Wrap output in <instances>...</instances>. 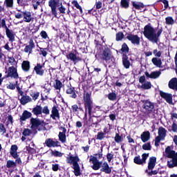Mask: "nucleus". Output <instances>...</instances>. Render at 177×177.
<instances>
[{
	"label": "nucleus",
	"instance_id": "obj_1",
	"mask_svg": "<svg viewBox=\"0 0 177 177\" xmlns=\"http://www.w3.org/2000/svg\"><path fill=\"white\" fill-rule=\"evenodd\" d=\"M161 34H162V29H156L150 25H147L144 28L145 37L153 44L158 43Z\"/></svg>",
	"mask_w": 177,
	"mask_h": 177
},
{
	"label": "nucleus",
	"instance_id": "obj_2",
	"mask_svg": "<svg viewBox=\"0 0 177 177\" xmlns=\"http://www.w3.org/2000/svg\"><path fill=\"white\" fill-rule=\"evenodd\" d=\"M84 107L86 109V111H88V115H89V120L91 122H93V124H95L97 125L100 122V121L97 120V121H93V119H92V100L91 99V94L89 93H86V94L84 95Z\"/></svg>",
	"mask_w": 177,
	"mask_h": 177
},
{
	"label": "nucleus",
	"instance_id": "obj_3",
	"mask_svg": "<svg viewBox=\"0 0 177 177\" xmlns=\"http://www.w3.org/2000/svg\"><path fill=\"white\" fill-rule=\"evenodd\" d=\"M48 6L51 8L52 14L54 15V17H57V11H56V8H59L60 13L64 15L66 13V8L63 6L62 0H49Z\"/></svg>",
	"mask_w": 177,
	"mask_h": 177
},
{
	"label": "nucleus",
	"instance_id": "obj_4",
	"mask_svg": "<svg viewBox=\"0 0 177 177\" xmlns=\"http://www.w3.org/2000/svg\"><path fill=\"white\" fill-rule=\"evenodd\" d=\"M165 153L168 158H171L167 161V167L169 168H174L177 167V152L171 150V147H167L165 149Z\"/></svg>",
	"mask_w": 177,
	"mask_h": 177
},
{
	"label": "nucleus",
	"instance_id": "obj_5",
	"mask_svg": "<svg viewBox=\"0 0 177 177\" xmlns=\"http://www.w3.org/2000/svg\"><path fill=\"white\" fill-rule=\"evenodd\" d=\"M78 161H80V158H78V156H71L66 159L68 164H73V168L74 169L73 172L75 176H80L81 175V169L80 168Z\"/></svg>",
	"mask_w": 177,
	"mask_h": 177
},
{
	"label": "nucleus",
	"instance_id": "obj_6",
	"mask_svg": "<svg viewBox=\"0 0 177 177\" xmlns=\"http://www.w3.org/2000/svg\"><path fill=\"white\" fill-rule=\"evenodd\" d=\"M158 136L156 137L155 139V146H160V142L161 140H164L165 139V136H167V130L164 127H160L158 131Z\"/></svg>",
	"mask_w": 177,
	"mask_h": 177
},
{
	"label": "nucleus",
	"instance_id": "obj_7",
	"mask_svg": "<svg viewBox=\"0 0 177 177\" xmlns=\"http://www.w3.org/2000/svg\"><path fill=\"white\" fill-rule=\"evenodd\" d=\"M6 78H9L10 77L11 78H15L17 79L19 78V74L17 73V69L15 68V66H10L8 68L7 70L6 68Z\"/></svg>",
	"mask_w": 177,
	"mask_h": 177
},
{
	"label": "nucleus",
	"instance_id": "obj_8",
	"mask_svg": "<svg viewBox=\"0 0 177 177\" xmlns=\"http://www.w3.org/2000/svg\"><path fill=\"white\" fill-rule=\"evenodd\" d=\"M30 128L33 130L35 131V129H38V127L41 126L44 127L45 125V123L44 121L38 119V118H32L30 119Z\"/></svg>",
	"mask_w": 177,
	"mask_h": 177
},
{
	"label": "nucleus",
	"instance_id": "obj_9",
	"mask_svg": "<svg viewBox=\"0 0 177 177\" xmlns=\"http://www.w3.org/2000/svg\"><path fill=\"white\" fill-rule=\"evenodd\" d=\"M101 59L104 60L106 63H110L111 60H113V55L111 54L110 49L105 48L102 51Z\"/></svg>",
	"mask_w": 177,
	"mask_h": 177
},
{
	"label": "nucleus",
	"instance_id": "obj_10",
	"mask_svg": "<svg viewBox=\"0 0 177 177\" xmlns=\"http://www.w3.org/2000/svg\"><path fill=\"white\" fill-rule=\"evenodd\" d=\"M127 39L131 41V44L133 45H140V37L137 35H133L132 33H129L126 37Z\"/></svg>",
	"mask_w": 177,
	"mask_h": 177
},
{
	"label": "nucleus",
	"instance_id": "obj_11",
	"mask_svg": "<svg viewBox=\"0 0 177 177\" xmlns=\"http://www.w3.org/2000/svg\"><path fill=\"white\" fill-rule=\"evenodd\" d=\"M89 161L90 162H92V168L93 169H94V171H97L98 169H100V167H102V162H100L99 160H97V157L91 156L90 157Z\"/></svg>",
	"mask_w": 177,
	"mask_h": 177
},
{
	"label": "nucleus",
	"instance_id": "obj_12",
	"mask_svg": "<svg viewBox=\"0 0 177 177\" xmlns=\"http://www.w3.org/2000/svg\"><path fill=\"white\" fill-rule=\"evenodd\" d=\"M148 157L149 153H143L142 155V159H140V156H136L134 158V162L138 165H141V164H146V160H147Z\"/></svg>",
	"mask_w": 177,
	"mask_h": 177
},
{
	"label": "nucleus",
	"instance_id": "obj_13",
	"mask_svg": "<svg viewBox=\"0 0 177 177\" xmlns=\"http://www.w3.org/2000/svg\"><path fill=\"white\" fill-rule=\"evenodd\" d=\"M66 57L69 60H71V62H73L75 64L81 60V57L78 56V53H77V51H75V53H70L68 55H66Z\"/></svg>",
	"mask_w": 177,
	"mask_h": 177
},
{
	"label": "nucleus",
	"instance_id": "obj_14",
	"mask_svg": "<svg viewBox=\"0 0 177 177\" xmlns=\"http://www.w3.org/2000/svg\"><path fill=\"white\" fill-rule=\"evenodd\" d=\"M60 131L58 135L59 140L62 143H66V132H67V129L65 127H61Z\"/></svg>",
	"mask_w": 177,
	"mask_h": 177
},
{
	"label": "nucleus",
	"instance_id": "obj_15",
	"mask_svg": "<svg viewBox=\"0 0 177 177\" xmlns=\"http://www.w3.org/2000/svg\"><path fill=\"white\" fill-rule=\"evenodd\" d=\"M144 109L145 110H147V111L151 113V111H153V110H154V103H153L149 100H145L144 102Z\"/></svg>",
	"mask_w": 177,
	"mask_h": 177
},
{
	"label": "nucleus",
	"instance_id": "obj_16",
	"mask_svg": "<svg viewBox=\"0 0 177 177\" xmlns=\"http://www.w3.org/2000/svg\"><path fill=\"white\" fill-rule=\"evenodd\" d=\"M34 48H35V44H34V40L30 39L29 41V45L26 46L24 48V52L26 53H32Z\"/></svg>",
	"mask_w": 177,
	"mask_h": 177
},
{
	"label": "nucleus",
	"instance_id": "obj_17",
	"mask_svg": "<svg viewBox=\"0 0 177 177\" xmlns=\"http://www.w3.org/2000/svg\"><path fill=\"white\" fill-rule=\"evenodd\" d=\"M113 167H110L109 166V163L107 162H104L102 165H101V169L102 172H104L105 174H111V169Z\"/></svg>",
	"mask_w": 177,
	"mask_h": 177
},
{
	"label": "nucleus",
	"instance_id": "obj_18",
	"mask_svg": "<svg viewBox=\"0 0 177 177\" xmlns=\"http://www.w3.org/2000/svg\"><path fill=\"white\" fill-rule=\"evenodd\" d=\"M160 95L161 97L166 100L167 103L171 104L172 103V95L169 93H167L162 91H160Z\"/></svg>",
	"mask_w": 177,
	"mask_h": 177
},
{
	"label": "nucleus",
	"instance_id": "obj_19",
	"mask_svg": "<svg viewBox=\"0 0 177 177\" xmlns=\"http://www.w3.org/2000/svg\"><path fill=\"white\" fill-rule=\"evenodd\" d=\"M45 145L47 147H56L59 146V141H53L52 138H48L45 141Z\"/></svg>",
	"mask_w": 177,
	"mask_h": 177
},
{
	"label": "nucleus",
	"instance_id": "obj_20",
	"mask_svg": "<svg viewBox=\"0 0 177 177\" xmlns=\"http://www.w3.org/2000/svg\"><path fill=\"white\" fill-rule=\"evenodd\" d=\"M44 66L41 65V64H37L36 66H35L34 70L37 75H40L42 77L44 75V73H45V71L42 69Z\"/></svg>",
	"mask_w": 177,
	"mask_h": 177
},
{
	"label": "nucleus",
	"instance_id": "obj_21",
	"mask_svg": "<svg viewBox=\"0 0 177 177\" xmlns=\"http://www.w3.org/2000/svg\"><path fill=\"white\" fill-rule=\"evenodd\" d=\"M17 145H12L10 148V154L13 157V158H17L19 157V154H17Z\"/></svg>",
	"mask_w": 177,
	"mask_h": 177
},
{
	"label": "nucleus",
	"instance_id": "obj_22",
	"mask_svg": "<svg viewBox=\"0 0 177 177\" xmlns=\"http://www.w3.org/2000/svg\"><path fill=\"white\" fill-rule=\"evenodd\" d=\"M146 77H148V78H153V80H156V78H158L160 75H161L160 71H154L151 72V74L149 73V72H145Z\"/></svg>",
	"mask_w": 177,
	"mask_h": 177
},
{
	"label": "nucleus",
	"instance_id": "obj_23",
	"mask_svg": "<svg viewBox=\"0 0 177 177\" xmlns=\"http://www.w3.org/2000/svg\"><path fill=\"white\" fill-rule=\"evenodd\" d=\"M24 15V21L26 23H31V20H32V16L31 15V12L28 11H25L23 12Z\"/></svg>",
	"mask_w": 177,
	"mask_h": 177
},
{
	"label": "nucleus",
	"instance_id": "obj_24",
	"mask_svg": "<svg viewBox=\"0 0 177 177\" xmlns=\"http://www.w3.org/2000/svg\"><path fill=\"white\" fill-rule=\"evenodd\" d=\"M169 88L177 91V78H172L169 82Z\"/></svg>",
	"mask_w": 177,
	"mask_h": 177
},
{
	"label": "nucleus",
	"instance_id": "obj_25",
	"mask_svg": "<svg viewBox=\"0 0 177 177\" xmlns=\"http://www.w3.org/2000/svg\"><path fill=\"white\" fill-rule=\"evenodd\" d=\"M6 34L9 39V41H10L11 42L15 41V32H13V30L7 28V30H6Z\"/></svg>",
	"mask_w": 177,
	"mask_h": 177
},
{
	"label": "nucleus",
	"instance_id": "obj_26",
	"mask_svg": "<svg viewBox=\"0 0 177 177\" xmlns=\"http://www.w3.org/2000/svg\"><path fill=\"white\" fill-rule=\"evenodd\" d=\"M32 114L28 111H24L20 117L21 121H26V120H28V118H31Z\"/></svg>",
	"mask_w": 177,
	"mask_h": 177
},
{
	"label": "nucleus",
	"instance_id": "obj_27",
	"mask_svg": "<svg viewBox=\"0 0 177 177\" xmlns=\"http://www.w3.org/2000/svg\"><path fill=\"white\" fill-rule=\"evenodd\" d=\"M156 161H157V158L156 157L150 158L148 163V169H153L154 167H156Z\"/></svg>",
	"mask_w": 177,
	"mask_h": 177
},
{
	"label": "nucleus",
	"instance_id": "obj_28",
	"mask_svg": "<svg viewBox=\"0 0 177 177\" xmlns=\"http://www.w3.org/2000/svg\"><path fill=\"white\" fill-rule=\"evenodd\" d=\"M51 115L50 117L53 118V120H55L57 118H60V115H59V110H57V108L56 106H53V109L51 111Z\"/></svg>",
	"mask_w": 177,
	"mask_h": 177
},
{
	"label": "nucleus",
	"instance_id": "obj_29",
	"mask_svg": "<svg viewBox=\"0 0 177 177\" xmlns=\"http://www.w3.org/2000/svg\"><path fill=\"white\" fill-rule=\"evenodd\" d=\"M41 3L44 5L45 3V0H32V5L35 10H37V9H38V6H39Z\"/></svg>",
	"mask_w": 177,
	"mask_h": 177
},
{
	"label": "nucleus",
	"instance_id": "obj_30",
	"mask_svg": "<svg viewBox=\"0 0 177 177\" xmlns=\"http://www.w3.org/2000/svg\"><path fill=\"white\" fill-rule=\"evenodd\" d=\"M32 113L35 115H41L42 114V106L37 105L35 108H33Z\"/></svg>",
	"mask_w": 177,
	"mask_h": 177
},
{
	"label": "nucleus",
	"instance_id": "obj_31",
	"mask_svg": "<svg viewBox=\"0 0 177 177\" xmlns=\"http://www.w3.org/2000/svg\"><path fill=\"white\" fill-rule=\"evenodd\" d=\"M150 139V132L145 131L141 134V140L145 143Z\"/></svg>",
	"mask_w": 177,
	"mask_h": 177
},
{
	"label": "nucleus",
	"instance_id": "obj_32",
	"mask_svg": "<svg viewBox=\"0 0 177 177\" xmlns=\"http://www.w3.org/2000/svg\"><path fill=\"white\" fill-rule=\"evenodd\" d=\"M151 62L154 66H156V67H161V65L162 64V62H161V59L153 57L151 59Z\"/></svg>",
	"mask_w": 177,
	"mask_h": 177
},
{
	"label": "nucleus",
	"instance_id": "obj_33",
	"mask_svg": "<svg viewBox=\"0 0 177 177\" xmlns=\"http://www.w3.org/2000/svg\"><path fill=\"white\" fill-rule=\"evenodd\" d=\"M32 99L30 96H23L21 100V104H23L24 106L25 104H27V103H29V102H31Z\"/></svg>",
	"mask_w": 177,
	"mask_h": 177
},
{
	"label": "nucleus",
	"instance_id": "obj_34",
	"mask_svg": "<svg viewBox=\"0 0 177 177\" xmlns=\"http://www.w3.org/2000/svg\"><path fill=\"white\" fill-rule=\"evenodd\" d=\"M21 68L24 71H30V62L24 61L21 64Z\"/></svg>",
	"mask_w": 177,
	"mask_h": 177
},
{
	"label": "nucleus",
	"instance_id": "obj_35",
	"mask_svg": "<svg viewBox=\"0 0 177 177\" xmlns=\"http://www.w3.org/2000/svg\"><path fill=\"white\" fill-rule=\"evenodd\" d=\"M122 64L124 68H129L131 66V62H129V60H128V57L125 56L123 57Z\"/></svg>",
	"mask_w": 177,
	"mask_h": 177
},
{
	"label": "nucleus",
	"instance_id": "obj_36",
	"mask_svg": "<svg viewBox=\"0 0 177 177\" xmlns=\"http://www.w3.org/2000/svg\"><path fill=\"white\" fill-rule=\"evenodd\" d=\"M66 93L68 95H71V97H73V99H75L77 97V94H75V91H74V88H68L66 90Z\"/></svg>",
	"mask_w": 177,
	"mask_h": 177
},
{
	"label": "nucleus",
	"instance_id": "obj_37",
	"mask_svg": "<svg viewBox=\"0 0 177 177\" xmlns=\"http://www.w3.org/2000/svg\"><path fill=\"white\" fill-rule=\"evenodd\" d=\"M62 87L63 83H62L60 80H56L54 83V88H55V89H58L59 91H60V89H62Z\"/></svg>",
	"mask_w": 177,
	"mask_h": 177
},
{
	"label": "nucleus",
	"instance_id": "obj_38",
	"mask_svg": "<svg viewBox=\"0 0 177 177\" xmlns=\"http://www.w3.org/2000/svg\"><path fill=\"white\" fill-rule=\"evenodd\" d=\"M142 89H151V83L150 82H145L141 85Z\"/></svg>",
	"mask_w": 177,
	"mask_h": 177
},
{
	"label": "nucleus",
	"instance_id": "obj_39",
	"mask_svg": "<svg viewBox=\"0 0 177 177\" xmlns=\"http://www.w3.org/2000/svg\"><path fill=\"white\" fill-rule=\"evenodd\" d=\"M4 5H6V8L12 9L13 8V0H5Z\"/></svg>",
	"mask_w": 177,
	"mask_h": 177
},
{
	"label": "nucleus",
	"instance_id": "obj_40",
	"mask_svg": "<svg viewBox=\"0 0 177 177\" xmlns=\"http://www.w3.org/2000/svg\"><path fill=\"white\" fill-rule=\"evenodd\" d=\"M165 21L166 24H167L168 26H174V24H175V21L171 17H166Z\"/></svg>",
	"mask_w": 177,
	"mask_h": 177
},
{
	"label": "nucleus",
	"instance_id": "obj_41",
	"mask_svg": "<svg viewBox=\"0 0 177 177\" xmlns=\"http://www.w3.org/2000/svg\"><path fill=\"white\" fill-rule=\"evenodd\" d=\"M133 6L138 10L143 9V8H145V5H143V3L136 2H133Z\"/></svg>",
	"mask_w": 177,
	"mask_h": 177
},
{
	"label": "nucleus",
	"instance_id": "obj_42",
	"mask_svg": "<svg viewBox=\"0 0 177 177\" xmlns=\"http://www.w3.org/2000/svg\"><path fill=\"white\" fill-rule=\"evenodd\" d=\"M106 138V133L98 132L97 135V140H103Z\"/></svg>",
	"mask_w": 177,
	"mask_h": 177
},
{
	"label": "nucleus",
	"instance_id": "obj_43",
	"mask_svg": "<svg viewBox=\"0 0 177 177\" xmlns=\"http://www.w3.org/2000/svg\"><path fill=\"white\" fill-rule=\"evenodd\" d=\"M6 167L7 168H15L16 167V162L13 160H8Z\"/></svg>",
	"mask_w": 177,
	"mask_h": 177
},
{
	"label": "nucleus",
	"instance_id": "obj_44",
	"mask_svg": "<svg viewBox=\"0 0 177 177\" xmlns=\"http://www.w3.org/2000/svg\"><path fill=\"white\" fill-rule=\"evenodd\" d=\"M108 99L112 101L115 100L117 99V94H115V93H110L108 95Z\"/></svg>",
	"mask_w": 177,
	"mask_h": 177
},
{
	"label": "nucleus",
	"instance_id": "obj_45",
	"mask_svg": "<svg viewBox=\"0 0 177 177\" xmlns=\"http://www.w3.org/2000/svg\"><path fill=\"white\" fill-rule=\"evenodd\" d=\"M121 50H122V52H124V53L129 52V48H128V45H127V44L124 43L122 46Z\"/></svg>",
	"mask_w": 177,
	"mask_h": 177
},
{
	"label": "nucleus",
	"instance_id": "obj_46",
	"mask_svg": "<svg viewBox=\"0 0 177 177\" xmlns=\"http://www.w3.org/2000/svg\"><path fill=\"white\" fill-rule=\"evenodd\" d=\"M124 39V33L119 32L116 34V41H122Z\"/></svg>",
	"mask_w": 177,
	"mask_h": 177
},
{
	"label": "nucleus",
	"instance_id": "obj_47",
	"mask_svg": "<svg viewBox=\"0 0 177 177\" xmlns=\"http://www.w3.org/2000/svg\"><path fill=\"white\" fill-rule=\"evenodd\" d=\"M73 5H74L75 7L77 8V9H79V10H80V12L82 13V7H81V6H80V4L78 3V2L77 1H73L72 2Z\"/></svg>",
	"mask_w": 177,
	"mask_h": 177
},
{
	"label": "nucleus",
	"instance_id": "obj_48",
	"mask_svg": "<svg viewBox=\"0 0 177 177\" xmlns=\"http://www.w3.org/2000/svg\"><path fill=\"white\" fill-rule=\"evenodd\" d=\"M41 113H43V114H46V115H49L50 111L48 106H44L43 109L41 108Z\"/></svg>",
	"mask_w": 177,
	"mask_h": 177
},
{
	"label": "nucleus",
	"instance_id": "obj_49",
	"mask_svg": "<svg viewBox=\"0 0 177 177\" xmlns=\"http://www.w3.org/2000/svg\"><path fill=\"white\" fill-rule=\"evenodd\" d=\"M0 133H2V135L6 133V128H5V125L2 123L0 124Z\"/></svg>",
	"mask_w": 177,
	"mask_h": 177
},
{
	"label": "nucleus",
	"instance_id": "obj_50",
	"mask_svg": "<svg viewBox=\"0 0 177 177\" xmlns=\"http://www.w3.org/2000/svg\"><path fill=\"white\" fill-rule=\"evenodd\" d=\"M121 5L122 8H128L129 6V1L128 0H122Z\"/></svg>",
	"mask_w": 177,
	"mask_h": 177
},
{
	"label": "nucleus",
	"instance_id": "obj_51",
	"mask_svg": "<svg viewBox=\"0 0 177 177\" xmlns=\"http://www.w3.org/2000/svg\"><path fill=\"white\" fill-rule=\"evenodd\" d=\"M31 97L33 100H37L39 97V92H35L30 94Z\"/></svg>",
	"mask_w": 177,
	"mask_h": 177
},
{
	"label": "nucleus",
	"instance_id": "obj_52",
	"mask_svg": "<svg viewBox=\"0 0 177 177\" xmlns=\"http://www.w3.org/2000/svg\"><path fill=\"white\" fill-rule=\"evenodd\" d=\"M115 142H116V143H120V142H122V137L120 136V134L116 133L115 136Z\"/></svg>",
	"mask_w": 177,
	"mask_h": 177
},
{
	"label": "nucleus",
	"instance_id": "obj_53",
	"mask_svg": "<svg viewBox=\"0 0 177 177\" xmlns=\"http://www.w3.org/2000/svg\"><path fill=\"white\" fill-rule=\"evenodd\" d=\"M142 149L143 150H151V146L149 142H147L142 145Z\"/></svg>",
	"mask_w": 177,
	"mask_h": 177
},
{
	"label": "nucleus",
	"instance_id": "obj_54",
	"mask_svg": "<svg viewBox=\"0 0 177 177\" xmlns=\"http://www.w3.org/2000/svg\"><path fill=\"white\" fill-rule=\"evenodd\" d=\"M24 136H30L31 135V130L29 129H25L23 131Z\"/></svg>",
	"mask_w": 177,
	"mask_h": 177
},
{
	"label": "nucleus",
	"instance_id": "obj_55",
	"mask_svg": "<svg viewBox=\"0 0 177 177\" xmlns=\"http://www.w3.org/2000/svg\"><path fill=\"white\" fill-rule=\"evenodd\" d=\"M153 55H155L156 57H161V51H158V50L155 49L153 51Z\"/></svg>",
	"mask_w": 177,
	"mask_h": 177
},
{
	"label": "nucleus",
	"instance_id": "obj_56",
	"mask_svg": "<svg viewBox=\"0 0 177 177\" xmlns=\"http://www.w3.org/2000/svg\"><path fill=\"white\" fill-rule=\"evenodd\" d=\"M40 35L41 37H43L44 39H46V38H48V33H46V32L45 30H42L40 32Z\"/></svg>",
	"mask_w": 177,
	"mask_h": 177
},
{
	"label": "nucleus",
	"instance_id": "obj_57",
	"mask_svg": "<svg viewBox=\"0 0 177 177\" xmlns=\"http://www.w3.org/2000/svg\"><path fill=\"white\" fill-rule=\"evenodd\" d=\"M106 158L109 162H111V160H113V158H114V155H113L112 153H108L106 155Z\"/></svg>",
	"mask_w": 177,
	"mask_h": 177
},
{
	"label": "nucleus",
	"instance_id": "obj_58",
	"mask_svg": "<svg viewBox=\"0 0 177 177\" xmlns=\"http://www.w3.org/2000/svg\"><path fill=\"white\" fill-rule=\"evenodd\" d=\"M40 52L44 57H46V55H48V52H46V48H40Z\"/></svg>",
	"mask_w": 177,
	"mask_h": 177
},
{
	"label": "nucleus",
	"instance_id": "obj_59",
	"mask_svg": "<svg viewBox=\"0 0 177 177\" xmlns=\"http://www.w3.org/2000/svg\"><path fill=\"white\" fill-rule=\"evenodd\" d=\"M8 62L11 64V66L16 64V60L13 57H8Z\"/></svg>",
	"mask_w": 177,
	"mask_h": 177
},
{
	"label": "nucleus",
	"instance_id": "obj_60",
	"mask_svg": "<svg viewBox=\"0 0 177 177\" xmlns=\"http://www.w3.org/2000/svg\"><path fill=\"white\" fill-rule=\"evenodd\" d=\"M8 89H16V84H14L13 83H10L8 86H7Z\"/></svg>",
	"mask_w": 177,
	"mask_h": 177
},
{
	"label": "nucleus",
	"instance_id": "obj_61",
	"mask_svg": "<svg viewBox=\"0 0 177 177\" xmlns=\"http://www.w3.org/2000/svg\"><path fill=\"white\" fill-rule=\"evenodd\" d=\"M17 3L19 6H24L26 5L24 0H17Z\"/></svg>",
	"mask_w": 177,
	"mask_h": 177
},
{
	"label": "nucleus",
	"instance_id": "obj_62",
	"mask_svg": "<svg viewBox=\"0 0 177 177\" xmlns=\"http://www.w3.org/2000/svg\"><path fill=\"white\" fill-rule=\"evenodd\" d=\"M1 27L4 28L6 30H7V28H8L6 26V21H5V19L1 20Z\"/></svg>",
	"mask_w": 177,
	"mask_h": 177
},
{
	"label": "nucleus",
	"instance_id": "obj_63",
	"mask_svg": "<svg viewBox=\"0 0 177 177\" xmlns=\"http://www.w3.org/2000/svg\"><path fill=\"white\" fill-rule=\"evenodd\" d=\"M171 131H173V132H176L177 131V124H176V123H173L172 124Z\"/></svg>",
	"mask_w": 177,
	"mask_h": 177
},
{
	"label": "nucleus",
	"instance_id": "obj_64",
	"mask_svg": "<svg viewBox=\"0 0 177 177\" xmlns=\"http://www.w3.org/2000/svg\"><path fill=\"white\" fill-rule=\"evenodd\" d=\"M95 5H96L97 9H101V8H102V2L101 1L96 2Z\"/></svg>",
	"mask_w": 177,
	"mask_h": 177
}]
</instances>
